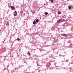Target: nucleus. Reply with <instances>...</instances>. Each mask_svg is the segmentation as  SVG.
I'll return each mask as SVG.
<instances>
[{
  "instance_id": "f257e3e1",
  "label": "nucleus",
  "mask_w": 73,
  "mask_h": 73,
  "mask_svg": "<svg viewBox=\"0 0 73 73\" xmlns=\"http://www.w3.org/2000/svg\"><path fill=\"white\" fill-rule=\"evenodd\" d=\"M64 21H65V20L64 19H60L58 20V21H57V23H61L62 22H63Z\"/></svg>"
},
{
  "instance_id": "f03ea898",
  "label": "nucleus",
  "mask_w": 73,
  "mask_h": 73,
  "mask_svg": "<svg viewBox=\"0 0 73 73\" xmlns=\"http://www.w3.org/2000/svg\"><path fill=\"white\" fill-rule=\"evenodd\" d=\"M61 36H65L66 37H67L68 35L66 34H61Z\"/></svg>"
},
{
  "instance_id": "7ed1b4c3",
  "label": "nucleus",
  "mask_w": 73,
  "mask_h": 73,
  "mask_svg": "<svg viewBox=\"0 0 73 73\" xmlns=\"http://www.w3.org/2000/svg\"><path fill=\"white\" fill-rule=\"evenodd\" d=\"M17 12L16 11H15L14 13V15L15 16L17 15Z\"/></svg>"
},
{
  "instance_id": "20e7f679",
  "label": "nucleus",
  "mask_w": 73,
  "mask_h": 73,
  "mask_svg": "<svg viewBox=\"0 0 73 73\" xmlns=\"http://www.w3.org/2000/svg\"><path fill=\"white\" fill-rule=\"evenodd\" d=\"M11 7V9L12 10H13V9L15 10V8L13 6H12Z\"/></svg>"
},
{
  "instance_id": "39448f33",
  "label": "nucleus",
  "mask_w": 73,
  "mask_h": 73,
  "mask_svg": "<svg viewBox=\"0 0 73 73\" xmlns=\"http://www.w3.org/2000/svg\"><path fill=\"white\" fill-rule=\"evenodd\" d=\"M58 14H60V13H61V12H60V11H59L58 12Z\"/></svg>"
},
{
  "instance_id": "423d86ee",
  "label": "nucleus",
  "mask_w": 73,
  "mask_h": 73,
  "mask_svg": "<svg viewBox=\"0 0 73 73\" xmlns=\"http://www.w3.org/2000/svg\"><path fill=\"white\" fill-rule=\"evenodd\" d=\"M48 14V13L46 12L44 13V14L45 15H47Z\"/></svg>"
},
{
  "instance_id": "0eeeda50",
  "label": "nucleus",
  "mask_w": 73,
  "mask_h": 73,
  "mask_svg": "<svg viewBox=\"0 0 73 73\" xmlns=\"http://www.w3.org/2000/svg\"><path fill=\"white\" fill-rule=\"evenodd\" d=\"M33 24H36V22L34 21L33 22Z\"/></svg>"
},
{
  "instance_id": "6e6552de",
  "label": "nucleus",
  "mask_w": 73,
  "mask_h": 73,
  "mask_svg": "<svg viewBox=\"0 0 73 73\" xmlns=\"http://www.w3.org/2000/svg\"><path fill=\"white\" fill-rule=\"evenodd\" d=\"M17 41H19V40H20V38H17Z\"/></svg>"
},
{
  "instance_id": "1a4fd4ad",
  "label": "nucleus",
  "mask_w": 73,
  "mask_h": 73,
  "mask_svg": "<svg viewBox=\"0 0 73 73\" xmlns=\"http://www.w3.org/2000/svg\"><path fill=\"white\" fill-rule=\"evenodd\" d=\"M63 18H65V17H66V16L64 15V16H63Z\"/></svg>"
},
{
  "instance_id": "9d476101",
  "label": "nucleus",
  "mask_w": 73,
  "mask_h": 73,
  "mask_svg": "<svg viewBox=\"0 0 73 73\" xmlns=\"http://www.w3.org/2000/svg\"><path fill=\"white\" fill-rule=\"evenodd\" d=\"M36 21L37 23L38 22V19H36Z\"/></svg>"
},
{
  "instance_id": "9b49d317",
  "label": "nucleus",
  "mask_w": 73,
  "mask_h": 73,
  "mask_svg": "<svg viewBox=\"0 0 73 73\" xmlns=\"http://www.w3.org/2000/svg\"><path fill=\"white\" fill-rule=\"evenodd\" d=\"M68 8H69V9H70V8H71V7H70V6H69Z\"/></svg>"
},
{
  "instance_id": "f8f14e48",
  "label": "nucleus",
  "mask_w": 73,
  "mask_h": 73,
  "mask_svg": "<svg viewBox=\"0 0 73 73\" xmlns=\"http://www.w3.org/2000/svg\"><path fill=\"white\" fill-rule=\"evenodd\" d=\"M32 13L33 14H34V13H35V12H34V11H33V12H32Z\"/></svg>"
},
{
  "instance_id": "ddd939ff",
  "label": "nucleus",
  "mask_w": 73,
  "mask_h": 73,
  "mask_svg": "<svg viewBox=\"0 0 73 73\" xmlns=\"http://www.w3.org/2000/svg\"><path fill=\"white\" fill-rule=\"evenodd\" d=\"M7 25H9V22H7Z\"/></svg>"
},
{
  "instance_id": "4468645a",
  "label": "nucleus",
  "mask_w": 73,
  "mask_h": 73,
  "mask_svg": "<svg viewBox=\"0 0 73 73\" xmlns=\"http://www.w3.org/2000/svg\"><path fill=\"white\" fill-rule=\"evenodd\" d=\"M50 1H51V2H52V3H53V1L52 0H50Z\"/></svg>"
},
{
  "instance_id": "2eb2a0df",
  "label": "nucleus",
  "mask_w": 73,
  "mask_h": 73,
  "mask_svg": "<svg viewBox=\"0 0 73 73\" xmlns=\"http://www.w3.org/2000/svg\"><path fill=\"white\" fill-rule=\"evenodd\" d=\"M28 54H29V56H30V54H31V53H28Z\"/></svg>"
},
{
  "instance_id": "dca6fc26",
  "label": "nucleus",
  "mask_w": 73,
  "mask_h": 73,
  "mask_svg": "<svg viewBox=\"0 0 73 73\" xmlns=\"http://www.w3.org/2000/svg\"><path fill=\"white\" fill-rule=\"evenodd\" d=\"M62 38H61V39H62Z\"/></svg>"
},
{
  "instance_id": "f3484780",
  "label": "nucleus",
  "mask_w": 73,
  "mask_h": 73,
  "mask_svg": "<svg viewBox=\"0 0 73 73\" xmlns=\"http://www.w3.org/2000/svg\"><path fill=\"white\" fill-rule=\"evenodd\" d=\"M28 53H29V51H28Z\"/></svg>"
},
{
  "instance_id": "a211bd4d",
  "label": "nucleus",
  "mask_w": 73,
  "mask_h": 73,
  "mask_svg": "<svg viewBox=\"0 0 73 73\" xmlns=\"http://www.w3.org/2000/svg\"><path fill=\"white\" fill-rule=\"evenodd\" d=\"M27 53V54H28V53H27H27Z\"/></svg>"
}]
</instances>
